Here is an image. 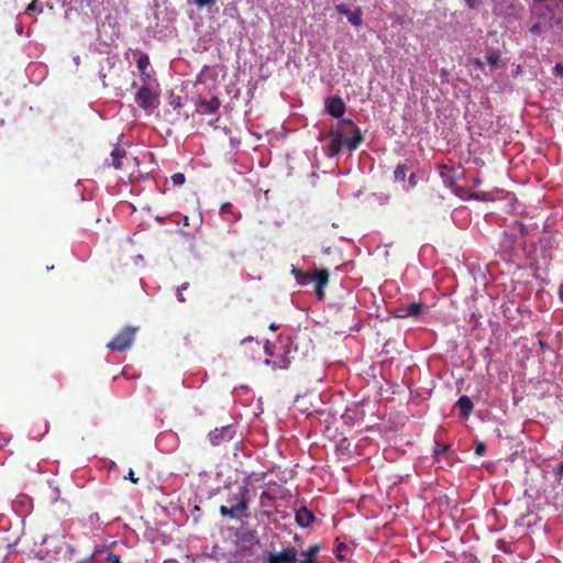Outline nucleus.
Returning <instances> with one entry per match:
<instances>
[{
	"mask_svg": "<svg viewBox=\"0 0 563 563\" xmlns=\"http://www.w3.org/2000/svg\"><path fill=\"white\" fill-rule=\"evenodd\" d=\"M320 551L321 547L319 544L310 545L307 551L298 552L296 563H317L316 556Z\"/></svg>",
	"mask_w": 563,
	"mask_h": 563,
	"instance_id": "12",
	"label": "nucleus"
},
{
	"mask_svg": "<svg viewBox=\"0 0 563 563\" xmlns=\"http://www.w3.org/2000/svg\"><path fill=\"white\" fill-rule=\"evenodd\" d=\"M125 479H129L130 482H132L133 484H137L139 483V478L135 477V474L133 472L132 468L129 470L128 472V475L124 477Z\"/></svg>",
	"mask_w": 563,
	"mask_h": 563,
	"instance_id": "29",
	"label": "nucleus"
},
{
	"mask_svg": "<svg viewBox=\"0 0 563 563\" xmlns=\"http://www.w3.org/2000/svg\"><path fill=\"white\" fill-rule=\"evenodd\" d=\"M555 74L563 77V64L558 63L554 67Z\"/></svg>",
	"mask_w": 563,
	"mask_h": 563,
	"instance_id": "36",
	"label": "nucleus"
},
{
	"mask_svg": "<svg viewBox=\"0 0 563 563\" xmlns=\"http://www.w3.org/2000/svg\"><path fill=\"white\" fill-rule=\"evenodd\" d=\"M538 343L542 350L549 349V345L543 340L540 339Z\"/></svg>",
	"mask_w": 563,
	"mask_h": 563,
	"instance_id": "41",
	"label": "nucleus"
},
{
	"mask_svg": "<svg viewBox=\"0 0 563 563\" xmlns=\"http://www.w3.org/2000/svg\"><path fill=\"white\" fill-rule=\"evenodd\" d=\"M283 352L276 355L273 362V369H286L290 365L289 350L287 346H283Z\"/></svg>",
	"mask_w": 563,
	"mask_h": 563,
	"instance_id": "15",
	"label": "nucleus"
},
{
	"mask_svg": "<svg viewBox=\"0 0 563 563\" xmlns=\"http://www.w3.org/2000/svg\"><path fill=\"white\" fill-rule=\"evenodd\" d=\"M170 104L176 109L181 106L180 97H176L170 101Z\"/></svg>",
	"mask_w": 563,
	"mask_h": 563,
	"instance_id": "37",
	"label": "nucleus"
},
{
	"mask_svg": "<svg viewBox=\"0 0 563 563\" xmlns=\"http://www.w3.org/2000/svg\"><path fill=\"white\" fill-rule=\"evenodd\" d=\"M176 296H177V299H178L180 302H185V301H186V299H185V297H184V295H183V290H181V288H177Z\"/></svg>",
	"mask_w": 563,
	"mask_h": 563,
	"instance_id": "38",
	"label": "nucleus"
},
{
	"mask_svg": "<svg viewBox=\"0 0 563 563\" xmlns=\"http://www.w3.org/2000/svg\"><path fill=\"white\" fill-rule=\"evenodd\" d=\"M460 200H467L472 195L468 192V190L463 189L460 187V194H459Z\"/></svg>",
	"mask_w": 563,
	"mask_h": 563,
	"instance_id": "31",
	"label": "nucleus"
},
{
	"mask_svg": "<svg viewBox=\"0 0 563 563\" xmlns=\"http://www.w3.org/2000/svg\"><path fill=\"white\" fill-rule=\"evenodd\" d=\"M273 362L274 360L266 358L264 363L273 367Z\"/></svg>",
	"mask_w": 563,
	"mask_h": 563,
	"instance_id": "46",
	"label": "nucleus"
},
{
	"mask_svg": "<svg viewBox=\"0 0 563 563\" xmlns=\"http://www.w3.org/2000/svg\"><path fill=\"white\" fill-rule=\"evenodd\" d=\"M198 8L211 7L216 3V0H195Z\"/></svg>",
	"mask_w": 563,
	"mask_h": 563,
	"instance_id": "26",
	"label": "nucleus"
},
{
	"mask_svg": "<svg viewBox=\"0 0 563 563\" xmlns=\"http://www.w3.org/2000/svg\"><path fill=\"white\" fill-rule=\"evenodd\" d=\"M110 156V165L113 166L115 169H120L122 167V159L126 156V152L124 148L117 146L113 148Z\"/></svg>",
	"mask_w": 563,
	"mask_h": 563,
	"instance_id": "17",
	"label": "nucleus"
},
{
	"mask_svg": "<svg viewBox=\"0 0 563 563\" xmlns=\"http://www.w3.org/2000/svg\"><path fill=\"white\" fill-rule=\"evenodd\" d=\"M136 65H137V68L140 69L141 71V76H146L148 77L146 74H145V69L148 67L150 65V57L146 55V54H143L139 57L137 62H136Z\"/></svg>",
	"mask_w": 563,
	"mask_h": 563,
	"instance_id": "21",
	"label": "nucleus"
},
{
	"mask_svg": "<svg viewBox=\"0 0 563 563\" xmlns=\"http://www.w3.org/2000/svg\"><path fill=\"white\" fill-rule=\"evenodd\" d=\"M135 101L142 109L152 110L158 104V95L147 86H142L136 92Z\"/></svg>",
	"mask_w": 563,
	"mask_h": 563,
	"instance_id": "6",
	"label": "nucleus"
},
{
	"mask_svg": "<svg viewBox=\"0 0 563 563\" xmlns=\"http://www.w3.org/2000/svg\"><path fill=\"white\" fill-rule=\"evenodd\" d=\"M251 499L250 482L245 479L235 490H230L227 498L228 506H220L219 511L223 517L240 519L242 516H247Z\"/></svg>",
	"mask_w": 563,
	"mask_h": 563,
	"instance_id": "2",
	"label": "nucleus"
},
{
	"mask_svg": "<svg viewBox=\"0 0 563 563\" xmlns=\"http://www.w3.org/2000/svg\"><path fill=\"white\" fill-rule=\"evenodd\" d=\"M553 30L552 27L544 26V21L540 20V22H537L532 24L529 29L530 33L533 35H541L544 31Z\"/></svg>",
	"mask_w": 563,
	"mask_h": 563,
	"instance_id": "22",
	"label": "nucleus"
},
{
	"mask_svg": "<svg viewBox=\"0 0 563 563\" xmlns=\"http://www.w3.org/2000/svg\"><path fill=\"white\" fill-rule=\"evenodd\" d=\"M473 407V401L468 396H460V416L468 417Z\"/></svg>",
	"mask_w": 563,
	"mask_h": 563,
	"instance_id": "19",
	"label": "nucleus"
},
{
	"mask_svg": "<svg viewBox=\"0 0 563 563\" xmlns=\"http://www.w3.org/2000/svg\"><path fill=\"white\" fill-rule=\"evenodd\" d=\"M314 520V515L308 510L306 507L300 508L296 512V522L301 528L309 527Z\"/></svg>",
	"mask_w": 563,
	"mask_h": 563,
	"instance_id": "14",
	"label": "nucleus"
},
{
	"mask_svg": "<svg viewBox=\"0 0 563 563\" xmlns=\"http://www.w3.org/2000/svg\"><path fill=\"white\" fill-rule=\"evenodd\" d=\"M107 561H109L110 563H121L120 555L114 554L112 552L108 553Z\"/></svg>",
	"mask_w": 563,
	"mask_h": 563,
	"instance_id": "27",
	"label": "nucleus"
},
{
	"mask_svg": "<svg viewBox=\"0 0 563 563\" xmlns=\"http://www.w3.org/2000/svg\"><path fill=\"white\" fill-rule=\"evenodd\" d=\"M325 109L333 118L343 119L345 112V103L339 96L329 97L325 100Z\"/></svg>",
	"mask_w": 563,
	"mask_h": 563,
	"instance_id": "10",
	"label": "nucleus"
},
{
	"mask_svg": "<svg viewBox=\"0 0 563 563\" xmlns=\"http://www.w3.org/2000/svg\"><path fill=\"white\" fill-rule=\"evenodd\" d=\"M470 9H478L483 0H465Z\"/></svg>",
	"mask_w": 563,
	"mask_h": 563,
	"instance_id": "28",
	"label": "nucleus"
},
{
	"mask_svg": "<svg viewBox=\"0 0 563 563\" xmlns=\"http://www.w3.org/2000/svg\"><path fill=\"white\" fill-rule=\"evenodd\" d=\"M559 296H560L561 300L563 301V284L560 287Z\"/></svg>",
	"mask_w": 563,
	"mask_h": 563,
	"instance_id": "45",
	"label": "nucleus"
},
{
	"mask_svg": "<svg viewBox=\"0 0 563 563\" xmlns=\"http://www.w3.org/2000/svg\"><path fill=\"white\" fill-rule=\"evenodd\" d=\"M409 184H410L411 187L416 186V176H415V174H411L409 176Z\"/></svg>",
	"mask_w": 563,
	"mask_h": 563,
	"instance_id": "40",
	"label": "nucleus"
},
{
	"mask_svg": "<svg viewBox=\"0 0 563 563\" xmlns=\"http://www.w3.org/2000/svg\"><path fill=\"white\" fill-rule=\"evenodd\" d=\"M426 308L427 307L424 303H422L421 301H418V302H411L406 306H402L399 309V311L402 313L401 314L402 317H417V316L421 314Z\"/></svg>",
	"mask_w": 563,
	"mask_h": 563,
	"instance_id": "13",
	"label": "nucleus"
},
{
	"mask_svg": "<svg viewBox=\"0 0 563 563\" xmlns=\"http://www.w3.org/2000/svg\"><path fill=\"white\" fill-rule=\"evenodd\" d=\"M262 498H269L268 493H267V492H263V493H262Z\"/></svg>",
	"mask_w": 563,
	"mask_h": 563,
	"instance_id": "48",
	"label": "nucleus"
},
{
	"mask_svg": "<svg viewBox=\"0 0 563 563\" xmlns=\"http://www.w3.org/2000/svg\"><path fill=\"white\" fill-rule=\"evenodd\" d=\"M291 273L296 277V280L299 285H307L311 280H313L312 273L303 272L301 269L296 268L295 266L292 267Z\"/></svg>",
	"mask_w": 563,
	"mask_h": 563,
	"instance_id": "18",
	"label": "nucleus"
},
{
	"mask_svg": "<svg viewBox=\"0 0 563 563\" xmlns=\"http://www.w3.org/2000/svg\"><path fill=\"white\" fill-rule=\"evenodd\" d=\"M449 449L450 445L437 442L434 449V456L439 459L441 455L445 454L449 451Z\"/></svg>",
	"mask_w": 563,
	"mask_h": 563,
	"instance_id": "24",
	"label": "nucleus"
},
{
	"mask_svg": "<svg viewBox=\"0 0 563 563\" xmlns=\"http://www.w3.org/2000/svg\"><path fill=\"white\" fill-rule=\"evenodd\" d=\"M170 179L175 186H181L185 183L186 177L183 173H175L172 175Z\"/></svg>",
	"mask_w": 563,
	"mask_h": 563,
	"instance_id": "25",
	"label": "nucleus"
},
{
	"mask_svg": "<svg viewBox=\"0 0 563 563\" xmlns=\"http://www.w3.org/2000/svg\"><path fill=\"white\" fill-rule=\"evenodd\" d=\"M35 1H33L27 8L26 11L34 10Z\"/></svg>",
	"mask_w": 563,
	"mask_h": 563,
	"instance_id": "47",
	"label": "nucleus"
},
{
	"mask_svg": "<svg viewBox=\"0 0 563 563\" xmlns=\"http://www.w3.org/2000/svg\"><path fill=\"white\" fill-rule=\"evenodd\" d=\"M15 503H19L21 506L25 507L27 506L31 501L30 499L26 497V496H19L18 497V500Z\"/></svg>",
	"mask_w": 563,
	"mask_h": 563,
	"instance_id": "33",
	"label": "nucleus"
},
{
	"mask_svg": "<svg viewBox=\"0 0 563 563\" xmlns=\"http://www.w3.org/2000/svg\"><path fill=\"white\" fill-rule=\"evenodd\" d=\"M278 329H279V325H278V324H276V323H272V324L269 325V330H271V331H277Z\"/></svg>",
	"mask_w": 563,
	"mask_h": 563,
	"instance_id": "42",
	"label": "nucleus"
},
{
	"mask_svg": "<svg viewBox=\"0 0 563 563\" xmlns=\"http://www.w3.org/2000/svg\"><path fill=\"white\" fill-rule=\"evenodd\" d=\"M328 139L327 155L329 157L339 155L343 147L353 152L364 141L361 129L351 119H341L338 126L328 133Z\"/></svg>",
	"mask_w": 563,
	"mask_h": 563,
	"instance_id": "1",
	"label": "nucleus"
},
{
	"mask_svg": "<svg viewBox=\"0 0 563 563\" xmlns=\"http://www.w3.org/2000/svg\"><path fill=\"white\" fill-rule=\"evenodd\" d=\"M486 451V445L483 442L477 443L475 448V453L477 455H482Z\"/></svg>",
	"mask_w": 563,
	"mask_h": 563,
	"instance_id": "32",
	"label": "nucleus"
},
{
	"mask_svg": "<svg viewBox=\"0 0 563 563\" xmlns=\"http://www.w3.org/2000/svg\"><path fill=\"white\" fill-rule=\"evenodd\" d=\"M296 555H298V550L290 545L278 553H271L267 563H296Z\"/></svg>",
	"mask_w": 563,
	"mask_h": 563,
	"instance_id": "8",
	"label": "nucleus"
},
{
	"mask_svg": "<svg viewBox=\"0 0 563 563\" xmlns=\"http://www.w3.org/2000/svg\"><path fill=\"white\" fill-rule=\"evenodd\" d=\"M335 10L338 13L342 14V15H345L347 18V21L353 25V26H360L362 25V9L361 8H356L354 11H351L345 4H336L335 5Z\"/></svg>",
	"mask_w": 563,
	"mask_h": 563,
	"instance_id": "11",
	"label": "nucleus"
},
{
	"mask_svg": "<svg viewBox=\"0 0 563 563\" xmlns=\"http://www.w3.org/2000/svg\"><path fill=\"white\" fill-rule=\"evenodd\" d=\"M188 286H189V283H184L178 288H181V290L184 291L188 288Z\"/></svg>",
	"mask_w": 563,
	"mask_h": 563,
	"instance_id": "44",
	"label": "nucleus"
},
{
	"mask_svg": "<svg viewBox=\"0 0 563 563\" xmlns=\"http://www.w3.org/2000/svg\"><path fill=\"white\" fill-rule=\"evenodd\" d=\"M137 328L125 327L108 344L107 347L118 352H124L132 346Z\"/></svg>",
	"mask_w": 563,
	"mask_h": 563,
	"instance_id": "4",
	"label": "nucleus"
},
{
	"mask_svg": "<svg viewBox=\"0 0 563 563\" xmlns=\"http://www.w3.org/2000/svg\"><path fill=\"white\" fill-rule=\"evenodd\" d=\"M533 2H534L533 8H536L537 5L548 4V3L552 2V0H533Z\"/></svg>",
	"mask_w": 563,
	"mask_h": 563,
	"instance_id": "39",
	"label": "nucleus"
},
{
	"mask_svg": "<svg viewBox=\"0 0 563 563\" xmlns=\"http://www.w3.org/2000/svg\"><path fill=\"white\" fill-rule=\"evenodd\" d=\"M314 288L319 300L324 298V288L329 283L330 273L327 268L314 269L312 273Z\"/></svg>",
	"mask_w": 563,
	"mask_h": 563,
	"instance_id": "9",
	"label": "nucleus"
},
{
	"mask_svg": "<svg viewBox=\"0 0 563 563\" xmlns=\"http://www.w3.org/2000/svg\"><path fill=\"white\" fill-rule=\"evenodd\" d=\"M346 549H347V547H346L344 543H340V544L338 545V548H336V552H338V553H336V558H338V559H340V560H342V559H343V556H342L341 552H342L343 550H346Z\"/></svg>",
	"mask_w": 563,
	"mask_h": 563,
	"instance_id": "34",
	"label": "nucleus"
},
{
	"mask_svg": "<svg viewBox=\"0 0 563 563\" xmlns=\"http://www.w3.org/2000/svg\"><path fill=\"white\" fill-rule=\"evenodd\" d=\"M235 430L233 426H224L220 429L216 428L213 431L209 432V440L212 445H220L224 442H228L233 439Z\"/></svg>",
	"mask_w": 563,
	"mask_h": 563,
	"instance_id": "7",
	"label": "nucleus"
},
{
	"mask_svg": "<svg viewBox=\"0 0 563 563\" xmlns=\"http://www.w3.org/2000/svg\"><path fill=\"white\" fill-rule=\"evenodd\" d=\"M10 440H11L10 437L0 434V451L9 444Z\"/></svg>",
	"mask_w": 563,
	"mask_h": 563,
	"instance_id": "30",
	"label": "nucleus"
},
{
	"mask_svg": "<svg viewBox=\"0 0 563 563\" xmlns=\"http://www.w3.org/2000/svg\"><path fill=\"white\" fill-rule=\"evenodd\" d=\"M532 14L544 21V26L563 31V0H552L548 4L532 8Z\"/></svg>",
	"mask_w": 563,
	"mask_h": 563,
	"instance_id": "3",
	"label": "nucleus"
},
{
	"mask_svg": "<svg viewBox=\"0 0 563 563\" xmlns=\"http://www.w3.org/2000/svg\"><path fill=\"white\" fill-rule=\"evenodd\" d=\"M409 170V167L406 163L398 164L395 172H394V178L396 181H404L407 175V172Z\"/></svg>",
	"mask_w": 563,
	"mask_h": 563,
	"instance_id": "20",
	"label": "nucleus"
},
{
	"mask_svg": "<svg viewBox=\"0 0 563 563\" xmlns=\"http://www.w3.org/2000/svg\"><path fill=\"white\" fill-rule=\"evenodd\" d=\"M221 106L220 99L218 97H212L210 100H200L197 102V107L202 108L203 113H214L219 110Z\"/></svg>",
	"mask_w": 563,
	"mask_h": 563,
	"instance_id": "16",
	"label": "nucleus"
},
{
	"mask_svg": "<svg viewBox=\"0 0 563 563\" xmlns=\"http://www.w3.org/2000/svg\"><path fill=\"white\" fill-rule=\"evenodd\" d=\"M554 474L558 476H563V461L555 466Z\"/></svg>",
	"mask_w": 563,
	"mask_h": 563,
	"instance_id": "35",
	"label": "nucleus"
},
{
	"mask_svg": "<svg viewBox=\"0 0 563 563\" xmlns=\"http://www.w3.org/2000/svg\"><path fill=\"white\" fill-rule=\"evenodd\" d=\"M438 172L445 187L451 189L454 195H457V176L453 162L449 159L448 163L438 164Z\"/></svg>",
	"mask_w": 563,
	"mask_h": 563,
	"instance_id": "5",
	"label": "nucleus"
},
{
	"mask_svg": "<svg viewBox=\"0 0 563 563\" xmlns=\"http://www.w3.org/2000/svg\"><path fill=\"white\" fill-rule=\"evenodd\" d=\"M486 60L487 63L492 66V67H497L499 62H500V54L497 53V52H493V53H489L487 56H486Z\"/></svg>",
	"mask_w": 563,
	"mask_h": 563,
	"instance_id": "23",
	"label": "nucleus"
},
{
	"mask_svg": "<svg viewBox=\"0 0 563 563\" xmlns=\"http://www.w3.org/2000/svg\"><path fill=\"white\" fill-rule=\"evenodd\" d=\"M230 208H231V203H224V205H222L221 210L228 211Z\"/></svg>",
	"mask_w": 563,
	"mask_h": 563,
	"instance_id": "43",
	"label": "nucleus"
}]
</instances>
